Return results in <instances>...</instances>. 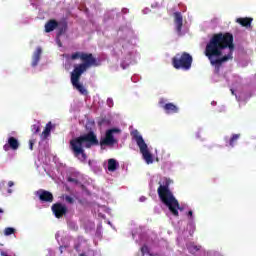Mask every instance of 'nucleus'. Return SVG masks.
<instances>
[{"mask_svg": "<svg viewBox=\"0 0 256 256\" xmlns=\"http://www.w3.org/2000/svg\"><path fill=\"white\" fill-rule=\"evenodd\" d=\"M236 23L241 25L242 27H251V23H253V18L245 17V18H237Z\"/></svg>", "mask_w": 256, "mask_h": 256, "instance_id": "nucleus-15", "label": "nucleus"}, {"mask_svg": "<svg viewBox=\"0 0 256 256\" xmlns=\"http://www.w3.org/2000/svg\"><path fill=\"white\" fill-rule=\"evenodd\" d=\"M82 177L83 176L79 172L73 171L67 175V182L71 183L73 187H83V184L81 183Z\"/></svg>", "mask_w": 256, "mask_h": 256, "instance_id": "nucleus-8", "label": "nucleus"}, {"mask_svg": "<svg viewBox=\"0 0 256 256\" xmlns=\"http://www.w3.org/2000/svg\"><path fill=\"white\" fill-rule=\"evenodd\" d=\"M2 187H5V182L0 183V190H1Z\"/></svg>", "mask_w": 256, "mask_h": 256, "instance_id": "nucleus-30", "label": "nucleus"}, {"mask_svg": "<svg viewBox=\"0 0 256 256\" xmlns=\"http://www.w3.org/2000/svg\"><path fill=\"white\" fill-rule=\"evenodd\" d=\"M117 167H119V163L117 162V160L113 158L108 160V171H117Z\"/></svg>", "mask_w": 256, "mask_h": 256, "instance_id": "nucleus-17", "label": "nucleus"}, {"mask_svg": "<svg viewBox=\"0 0 256 256\" xmlns=\"http://www.w3.org/2000/svg\"><path fill=\"white\" fill-rule=\"evenodd\" d=\"M174 23L176 27V32L178 33V35H181V31L183 29V15H181V12L174 13Z\"/></svg>", "mask_w": 256, "mask_h": 256, "instance_id": "nucleus-12", "label": "nucleus"}, {"mask_svg": "<svg viewBox=\"0 0 256 256\" xmlns=\"http://www.w3.org/2000/svg\"><path fill=\"white\" fill-rule=\"evenodd\" d=\"M164 103H165V99H163V98L160 99L159 104H160V105H163Z\"/></svg>", "mask_w": 256, "mask_h": 256, "instance_id": "nucleus-28", "label": "nucleus"}, {"mask_svg": "<svg viewBox=\"0 0 256 256\" xmlns=\"http://www.w3.org/2000/svg\"><path fill=\"white\" fill-rule=\"evenodd\" d=\"M31 131H32V133H34L35 135H37V133H39V131H41V128L39 127V125L33 124V125L31 126Z\"/></svg>", "mask_w": 256, "mask_h": 256, "instance_id": "nucleus-23", "label": "nucleus"}, {"mask_svg": "<svg viewBox=\"0 0 256 256\" xmlns=\"http://www.w3.org/2000/svg\"><path fill=\"white\" fill-rule=\"evenodd\" d=\"M232 91V94L235 93V91L231 90Z\"/></svg>", "mask_w": 256, "mask_h": 256, "instance_id": "nucleus-36", "label": "nucleus"}, {"mask_svg": "<svg viewBox=\"0 0 256 256\" xmlns=\"http://www.w3.org/2000/svg\"><path fill=\"white\" fill-rule=\"evenodd\" d=\"M239 137H241V134H233L230 138L229 145L230 147H235V142L239 140Z\"/></svg>", "mask_w": 256, "mask_h": 256, "instance_id": "nucleus-19", "label": "nucleus"}, {"mask_svg": "<svg viewBox=\"0 0 256 256\" xmlns=\"http://www.w3.org/2000/svg\"><path fill=\"white\" fill-rule=\"evenodd\" d=\"M191 65H193V56L187 52L178 53L172 58V66L174 69L189 71Z\"/></svg>", "mask_w": 256, "mask_h": 256, "instance_id": "nucleus-7", "label": "nucleus"}, {"mask_svg": "<svg viewBox=\"0 0 256 256\" xmlns=\"http://www.w3.org/2000/svg\"><path fill=\"white\" fill-rule=\"evenodd\" d=\"M51 129H53V125L51 124V122H48L41 134L42 139H47V137L51 135Z\"/></svg>", "mask_w": 256, "mask_h": 256, "instance_id": "nucleus-16", "label": "nucleus"}, {"mask_svg": "<svg viewBox=\"0 0 256 256\" xmlns=\"http://www.w3.org/2000/svg\"><path fill=\"white\" fill-rule=\"evenodd\" d=\"M35 145V140H29L30 151H33V146Z\"/></svg>", "mask_w": 256, "mask_h": 256, "instance_id": "nucleus-26", "label": "nucleus"}, {"mask_svg": "<svg viewBox=\"0 0 256 256\" xmlns=\"http://www.w3.org/2000/svg\"><path fill=\"white\" fill-rule=\"evenodd\" d=\"M70 59L72 61H77V59L83 61V63L74 67L71 72L70 81L73 89H76L80 95H88L89 92L87 91V88L81 83V75H83L87 69H90V67H99L101 61L97 60L93 54L84 52H75L70 56Z\"/></svg>", "mask_w": 256, "mask_h": 256, "instance_id": "nucleus-3", "label": "nucleus"}, {"mask_svg": "<svg viewBox=\"0 0 256 256\" xmlns=\"http://www.w3.org/2000/svg\"><path fill=\"white\" fill-rule=\"evenodd\" d=\"M233 41V34L220 32L214 34L206 44L204 55L210 61L212 67H215L216 73H219L224 63L233 59V51H235Z\"/></svg>", "mask_w": 256, "mask_h": 256, "instance_id": "nucleus-1", "label": "nucleus"}, {"mask_svg": "<svg viewBox=\"0 0 256 256\" xmlns=\"http://www.w3.org/2000/svg\"><path fill=\"white\" fill-rule=\"evenodd\" d=\"M52 213L55 215L56 219H61L65 215V206L61 203H55L51 207Z\"/></svg>", "mask_w": 256, "mask_h": 256, "instance_id": "nucleus-11", "label": "nucleus"}, {"mask_svg": "<svg viewBox=\"0 0 256 256\" xmlns=\"http://www.w3.org/2000/svg\"><path fill=\"white\" fill-rule=\"evenodd\" d=\"M8 193H13V190L12 189H8Z\"/></svg>", "mask_w": 256, "mask_h": 256, "instance_id": "nucleus-33", "label": "nucleus"}, {"mask_svg": "<svg viewBox=\"0 0 256 256\" xmlns=\"http://www.w3.org/2000/svg\"><path fill=\"white\" fill-rule=\"evenodd\" d=\"M36 196L41 203H53L54 200L53 193L43 189L38 190Z\"/></svg>", "mask_w": 256, "mask_h": 256, "instance_id": "nucleus-9", "label": "nucleus"}, {"mask_svg": "<svg viewBox=\"0 0 256 256\" xmlns=\"http://www.w3.org/2000/svg\"><path fill=\"white\" fill-rule=\"evenodd\" d=\"M2 256H9V254L5 253V252H1Z\"/></svg>", "mask_w": 256, "mask_h": 256, "instance_id": "nucleus-32", "label": "nucleus"}, {"mask_svg": "<svg viewBox=\"0 0 256 256\" xmlns=\"http://www.w3.org/2000/svg\"><path fill=\"white\" fill-rule=\"evenodd\" d=\"M43 53V49L38 47L32 56V67H37L39 65V61H41V54Z\"/></svg>", "mask_w": 256, "mask_h": 256, "instance_id": "nucleus-13", "label": "nucleus"}, {"mask_svg": "<svg viewBox=\"0 0 256 256\" xmlns=\"http://www.w3.org/2000/svg\"><path fill=\"white\" fill-rule=\"evenodd\" d=\"M65 201H66V203H69L70 205H73V203H75V198H73L71 196H66Z\"/></svg>", "mask_w": 256, "mask_h": 256, "instance_id": "nucleus-24", "label": "nucleus"}, {"mask_svg": "<svg viewBox=\"0 0 256 256\" xmlns=\"http://www.w3.org/2000/svg\"><path fill=\"white\" fill-rule=\"evenodd\" d=\"M13 185H15V183L13 181L8 182V187H13Z\"/></svg>", "mask_w": 256, "mask_h": 256, "instance_id": "nucleus-27", "label": "nucleus"}, {"mask_svg": "<svg viewBox=\"0 0 256 256\" xmlns=\"http://www.w3.org/2000/svg\"><path fill=\"white\" fill-rule=\"evenodd\" d=\"M188 250L191 252V253H197V251H201V246H197L195 244H190L188 246Z\"/></svg>", "mask_w": 256, "mask_h": 256, "instance_id": "nucleus-20", "label": "nucleus"}, {"mask_svg": "<svg viewBox=\"0 0 256 256\" xmlns=\"http://www.w3.org/2000/svg\"><path fill=\"white\" fill-rule=\"evenodd\" d=\"M15 233V228L13 227H7L4 229V235L6 237H9V235H13Z\"/></svg>", "mask_w": 256, "mask_h": 256, "instance_id": "nucleus-22", "label": "nucleus"}, {"mask_svg": "<svg viewBox=\"0 0 256 256\" xmlns=\"http://www.w3.org/2000/svg\"><path fill=\"white\" fill-rule=\"evenodd\" d=\"M114 133H119V129L112 128L107 130L105 137L99 141V139H97V134L91 130L88 133L71 140L70 145L74 156L82 163H85V161H87L85 149H91V147H97L98 145L101 147H112V145L117 144V139L113 136Z\"/></svg>", "mask_w": 256, "mask_h": 256, "instance_id": "nucleus-2", "label": "nucleus"}, {"mask_svg": "<svg viewBox=\"0 0 256 256\" xmlns=\"http://www.w3.org/2000/svg\"><path fill=\"white\" fill-rule=\"evenodd\" d=\"M131 135L132 139L136 141L144 161H146L147 165H151L153 163V154L149 151V147L147 146V143H145L143 136H141L137 130L133 131Z\"/></svg>", "mask_w": 256, "mask_h": 256, "instance_id": "nucleus-6", "label": "nucleus"}, {"mask_svg": "<svg viewBox=\"0 0 256 256\" xmlns=\"http://www.w3.org/2000/svg\"><path fill=\"white\" fill-rule=\"evenodd\" d=\"M164 111L168 114L171 115L173 113H179V108L177 105L173 103H167L163 106Z\"/></svg>", "mask_w": 256, "mask_h": 256, "instance_id": "nucleus-14", "label": "nucleus"}, {"mask_svg": "<svg viewBox=\"0 0 256 256\" xmlns=\"http://www.w3.org/2000/svg\"><path fill=\"white\" fill-rule=\"evenodd\" d=\"M147 198H145V196H142V197H140V201H145Z\"/></svg>", "mask_w": 256, "mask_h": 256, "instance_id": "nucleus-31", "label": "nucleus"}, {"mask_svg": "<svg viewBox=\"0 0 256 256\" xmlns=\"http://www.w3.org/2000/svg\"><path fill=\"white\" fill-rule=\"evenodd\" d=\"M4 151H9V149H12V151H17L19 149V140L13 136H10L8 138V142L3 146Z\"/></svg>", "mask_w": 256, "mask_h": 256, "instance_id": "nucleus-10", "label": "nucleus"}, {"mask_svg": "<svg viewBox=\"0 0 256 256\" xmlns=\"http://www.w3.org/2000/svg\"><path fill=\"white\" fill-rule=\"evenodd\" d=\"M188 217H193V211H188Z\"/></svg>", "mask_w": 256, "mask_h": 256, "instance_id": "nucleus-29", "label": "nucleus"}, {"mask_svg": "<svg viewBox=\"0 0 256 256\" xmlns=\"http://www.w3.org/2000/svg\"><path fill=\"white\" fill-rule=\"evenodd\" d=\"M159 185L157 193L160 201L168 207L170 213L174 217H179V211H183V207L179 205V200L175 198L173 192L169 189L171 180L164 178V181L159 182Z\"/></svg>", "mask_w": 256, "mask_h": 256, "instance_id": "nucleus-4", "label": "nucleus"}, {"mask_svg": "<svg viewBox=\"0 0 256 256\" xmlns=\"http://www.w3.org/2000/svg\"><path fill=\"white\" fill-rule=\"evenodd\" d=\"M68 226L70 227V229H73L74 231H77V229H78V227H77V225H75V223L68 222Z\"/></svg>", "mask_w": 256, "mask_h": 256, "instance_id": "nucleus-25", "label": "nucleus"}, {"mask_svg": "<svg viewBox=\"0 0 256 256\" xmlns=\"http://www.w3.org/2000/svg\"><path fill=\"white\" fill-rule=\"evenodd\" d=\"M55 237L60 245V253H63V248L65 247V242H63V236H61L60 233H56Z\"/></svg>", "mask_w": 256, "mask_h": 256, "instance_id": "nucleus-18", "label": "nucleus"}, {"mask_svg": "<svg viewBox=\"0 0 256 256\" xmlns=\"http://www.w3.org/2000/svg\"><path fill=\"white\" fill-rule=\"evenodd\" d=\"M56 33V44L58 45L60 50H63V41H65V24L63 22H58L55 19H51L45 24V32L51 33L55 31Z\"/></svg>", "mask_w": 256, "mask_h": 256, "instance_id": "nucleus-5", "label": "nucleus"}, {"mask_svg": "<svg viewBox=\"0 0 256 256\" xmlns=\"http://www.w3.org/2000/svg\"><path fill=\"white\" fill-rule=\"evenodd\" d=\"M80 256H85V254H81Z\"/></svg>", "mask_w": 256, "mask_h": 256, "instance_id": "nucleus-37", "label": "nucleus"}, {"mask_svg": "<svg viewBox=\"0 0 256 256\" xmlns=\"http://www.w3.org/2000/svg\"><path fill=\"white\" fill-rule=\"evenodd\" d=\"M141 253L142 256H153V254L149 253V247L147 245L141 247Z\"/></svg>", "mask_w": 256, "mask_h": 256, "instance_id": "nucleus-21", "label": "nucleus"}, {"mask_svg": "<svg viewBox=\"0 0 256 256\" xmlns=\"http://www.w3.org/2000/svg\"><path fill=\"white\" fill-rule=\"evenodd\" d=\"M65 213H67V208H65Z\"/></svg>", "mask_w": 256, "mask_h": 256, "instance_id": "nucleus-35", "label": "nucleus"}, {"mask_svg": "<svg viewBox=\"0 0 256 256\" xmlns=\"http://www.w3.org/2000/svg\"><path fill=\"white\" fill-rule=\"evenodd\" d=\"M0 213H3V209L0 208Z\"/></svg>", "mask_w": 256, "mask_h": 256, "instance_id": "nucleus-34", "label": "nucleus"}]
</instances>
